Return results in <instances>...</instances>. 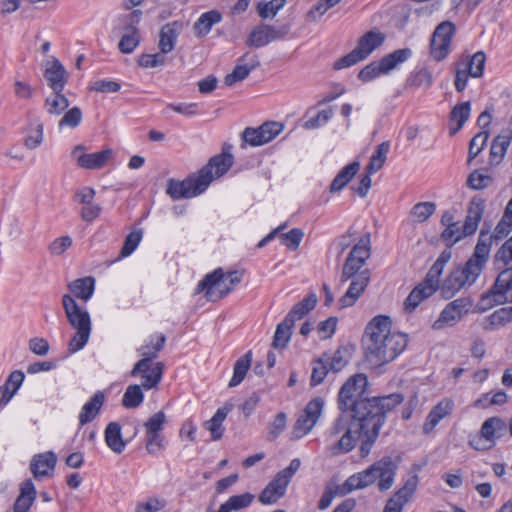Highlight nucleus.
<instances>
[{
    "instance_id": "nucleus-1",
    "label": "nucleus",
    "mask_w": 512,
    "mask_h": 512,
    "mask_svg": "<svg viewBox=\"0 0 512 512\" xmlns=\"http://www.w3.org/2000/svg\"><path fill=\"white\" fill-rule=\"evenodd\" d=\"M402 401L403 396L399 393L370 397L367 376L363 373L350 376L337 397L341 414L333 423L331 434L342 433V436L332 448L333 454L350 452L362 438L359 453L362 458L367 457L379 436L386 413Z\"/></svg>"
},
{
    "instance_id": "nucleus-2",
    "label": "nucleus",
    "mask_w": 512,
    "mask_h": 512,
    "mask_svg": "<svg viewBox=\"0 0 512 512\" xmlns=\"http://www.w3.org/2000/svg\"><path fill=\"white\" fill-rule=\"evenodd\" d=\"M363 344L366 360L373 366H381L395 360L406 349L408 338L391 331L388 316L378 315L367 324Z\"/></svg>"
},
{
    "instance_id": "nucleus-3",
    "label": "nucleus",
    "mask_w": 512,
    "mask_h": 512,
    "mask_svg": "<svg viewBox=\"0 0 512 512\" xmlns=\"http://www.w3.org/2000/svg\"><path fill=\"white\" fill-rule=\"evenodd\" d=\"M230 146H224L222 153L210 158L197 176H191L183 181L170 179L166 193L172 199L192 198L204 192L210 183L223 176L232 167L234 157L227 151Z\"/></svg>"
},
{
    "instance_id": "nucleus-4",
    "label": "nucleus",
    "mask_w": 512,
    "mask_h": 512,
    "mask_svg": "<svg viewBox=\"0 0 512 512\" xmlns=\"http://www.w3.org/2000/svg\"><path fill=\"white\" fill-rule=\"evenodd\" d=\"M398 468L391 456L382 457L362 472L351 475L343 485L339 486L341 496H344L353 490L363 489L377 480L380 491L390 489L394 483V478Z\"/></svg>"
},
{
    "instance_id": "nucleus-5",
    "label": "nucleus",
    "mask_w": 512,
    "mask_h": 512,
    "mask_svg": "<svg viewBox=\"0 0 512 512\" xmlns=\"http://www.w3.org/2000/svg\"><path fill=\"white\" fill-rule=\"evenodd\" d=\"M62 306L70 326L76 330L68 349L71 353L81 350L88 342L91 333L89 313L81 308L70 294L62 296Z\"/></svg>"
},
{
    "instance_id": "nucleus-6",
    "label": "nucleus",
    "mask_w": 512,
    "mask_h": 512,
    "mask_svg": "<svg viewBox=\"0 0 512 512\" xmlns=\"http://www.w3.org/2000/svg\"><path fill=\"white\" fill-rule=\"evenodd\" d=\"M385 35L378 30H371L359 38L357 46L347 55L339 58L334 64L335 70L351 67L365 60L375 49L380 47Z\"/></svg>"
},
{
    "instance_id": "nucleus-7",
    "label": "nucleus",
    "mask_w": 512,
    "mask_h": 512,
    "mask_svg": "<svg viewBox=\"0 0 512 512\" xmlns=\"http://www.w3.org/2000/svg\"><path fill=\"white\" fill-rule=\"evenodd\" d=\"M507 432V424L500 417L486 419L478 434L469 438L468 444L477 451H487Z\"/></svg>"
},
{
    "instance_id": "nucleus-8",
    "label": "nucleus",
    "mask_w": 512,
    "mask_h": 512,
    "mask_svg": "<svg viewBox=\"0 0 512 512\" xmlns=\"http://www.w3.org/2000/svg\"><path fill=\"white\" fill-rule=\"evenodd\" d=\"M512 303V267L502 270L489 291L481 296L479 305L487 310L494 305Z\"/></svg>"
},
{
    "instance_id": "nucleus-9",
    "label": "nucleus",
    "mask_w": 512,
    "mask_h": 512,
    "mask_svg": "<svg viewBox=\"0 0 512 512\" xmlns=\"http://www.w3.org/2000/svg\"><path fill=\"white\" fill-rule=\"evenodd\" d=\"M412 55L409 48L398 49L383 57L379 63L371 62L366 65L358 74V78L363 82H369L379 76L381 73H388L397 67L398 64L405 62Z\"/></svg>"
},
{
    "instance_id": "nucleus-10",
    "label": "nucleus",
    "mask_w": 512,
    "mask_h": 512,
    "mask_svg": "<svg viewBox=\"0 0 512 512\" xmlns=\"http://www.w3.org/2000/svg\"><path fill=\"white\" fill-rule=\"evenodd\" d=\"M480 275L466 263L455 268L444 280L440 289L443 298L450 299L466 286H471Z\"/></svg>"
},
{
    "instance_id": "nucleus-11",
    "label": "nucleus",
    "mask_w": 512,
    "mask_h": 512,
    "mask_svg": "<svg viewBox=\"0 0 512 512\" xmlns=\"http://www.w3.org/2000/svg\"><path fill=\"white\" fill-rule=\"evenodd\" d=\"M284 129V125L276 121H268L257 128L247 127L241 133L242 148L246 145L262 146L272 141Z\"/></svg>"
},
{
    "instance_id": "nucleus-12",
    "label": "nucleus",
    "mask_w": 512,
    "mask_h": 512,
    "mask_svg": "<svg viewBox=\"0 0 512 512\" xmlns=\"http://www.w3.org/2000/svg\"><path fill=\"white\" fill-rule=\"evenodd\" d=\"M224 279L225 273L222 268H217L199 282L196 293L205 291V297L208 301H218L226 297L234 289L230 284H223Z\"/></svg>"
},
{
    "instance_id": "nucleus-13",
    "label": "nucleus",
    "mask_w": 512,
    "mask_h": 512,
    "mask_svg": "<svg viewBox=\"0 0 512 512\" xmlns=\"http://www.w3.org/2000/svg\"><path fill=\"white\" fill-rule=\"evenodd\" d=\"M454 33L455 25L450 21L436 27L430 40V55L435 61H442L448 56Z\"/></svg>"
},
{
    "instance_id": "nucleus-14",
    "label": "nucleus",
    "mask_w": 512,
    "mask_h": 512,
    "mask_svg": "<svg viewBox=\"0 0 512 512\" xmlns=\"http://www.w3.org/2000/svg\"><path fill=\"white\" fill-rule=\"evenodd\" d=\"M323 407L324 400L321 397H316L308 402L293 426L292 439H299L313 429L322 414Z\"/></svg>"
},
{
    "instance_id": "nucleus-15",
    "label": "nucleus",
    "mask_w": 512,
    "mask_h": 512,
    "mask_svg": "<svg viewBox=\"0 0 512 512\" xmlns=\"http://www.w3.org/2000/svg\"><path fill=\"white\" fill-rule=\"evenodd\" d=\"M141 16V10H134L123 18L124 33L118 44V48L123 54L132 53L140 43V33L137 25Z\"/></svg>"
},
{
    "instance_id": "nucleus-16",
    "label": "nucleus",
    "mask_w": 512,
    "mask_h": 512,
    "mask_svg": "<svg viewBox=\"0 0 512 512\" xmlns=\"http://www.w3.org/2000/svg\"><path fill=\"white\" fill-rule=\"evenodd\" d=\"M285 27H275L267 24L255 26L250 32L246 44L251 47H263L272 41L282 39L286 36Z\"/></svg>"
},
{
    "instance_id": "nucleus-17",
    "label": "nucleus",
    "mask_w": 512,
    "mask_h": 512,
    "mask_svg": "<svg viewBox=\"0 0 512 512\" xmlns=\"http://www.w3.org/2000/svg\"><path fill=\"white\" fill-rule=\"evenodd\" d=\"M259 66L260 61L257 54L246 52L243 56L237 59V63L233 71L225 76L224 84L226 86H233L235 83L247 78L250 72Z\"/></svg>"
},
{
    "instance_id": "nucleus-18",
    "label": "nucleus",
    "mask_w": 512,
    "mask_h": 512,
    "mask_svg": "<svg viewBox=\"0 0 512 512\" xmlns=\"http://www.w3.org/2000/svg\"><path fill=\"white\" fill-rule=\"evenodd\" d=\"M419 478L416 474L410 476L403 487L387 501L383 512H402L403 507L413 496L418 486Z\"/></svg>"
},
{
    "instance_id": "nucleus-19",
    "label": "nucleus",
    "mask_w": 512,
    "mask_h": 512,
    "mask_svg": "<svg viewBox=\"0 0 512 512\" xmlns=\"http://www.w3.org/2000/svg\"><path fill=\"white\" fill-rule=\"evenodd\" d=\"M350 279L352 281L348 290L338 301L340 309L353 306L360 298L370 282V271L364 269L356 277Z\"/></svg>"
},
{
    "instance_id": "nucleus-20",
    "label": "nucleus",
    "mask_w": 512,
    "mask_h": 512,
    "mask_svg": "<svg viewBox=\"0 0 512 512\" xmlns=\"http://www.w3.org/2000/svg\"><path fill=\"white\" fill-rule=\"evenodd\" d=\"M492 241V237L489 236V230L482 228L474 253L466 262V265L475 270L479 275L488 260Z\"/></svg>"
},
{
    "instance_id": "nucleus-21",
    "label": "nucleus",
    "mask_w": 512,
    "mask_h": 512,
    "mask_svg": "<svg viewBox=\"0 0 512 512\" xmlns=\"http://www.w3.org/2000/svg\"><path fill=\"white\" fill-rule=\"evenodd\" d=\"M43 76L52 91H63L68 80L65 67L55 57L45 61Z\"/></svg>"
},
{
    "instance_id": "nucleus-22",
    "label": "nucleus",
    "mask_w": 512,
    "mask_h": 512,
    "mask_svg": "<svg viewBox=\"0 0 512 512\" xmlns=\"http://www.w3.org/2000/svg\"><path fill=\"white\" fill-rule=\"evenodd\" d=\"M57 463V456L54 452L36 454L30 462V470L36 480L53 475Z\"/></svg>"
},
{
    "instance_id": "nucleus-23",
    "label": "nucleus",
    "mask_w": 512,
    "mask_h": 512,
    "mask_svg": "<svg viewBox=\"0 0 512 512\" xmlns=\"http://www.w3.org/2000/svg\"><path fill=\"white\" fill-rule=\"evenodd\" d=\"M454 409V401L450 398L442 399L436 406L429 412L426 421L423 425V432L430 433L436 425L445 417L451 414Z\"/></svg>"
},
{
    "instance_id": "nucleus-24",
    "label": "nucleus",
    "mask_w": 512,
    "mask_h": 512,
    "mask_svg": "<svg viewBox=\"0 0 512 512\" xmlns=\"http://www.w3.org/2000/svg\"><path fill=\"white\" fill-rule=\"evenodd\" d=\"M165 341V335L160 334L157 342L153 346L143 345L139 348V352L143 358L134 365L133 369L131 370V376H138L139 372L146 369L148 364H151L152 360L157 357L158 353L164 347Z\"/></svg>"
},
{
    "instance_id": "nucleus-25",
    "label": "nucleus",
    "mask_w": 512,
    "mask_h": 512,
    "mask_svg": "<svg viewBox=\"0 0 512 512\" xmlns=\"http://www.w3.org/2000/svg\"><path fill=\"white\" fill-rule=\"evenodd\" d=\"M112 156L113 150L110 148L90 154L83 153L77 157V164L85 169H101L108 163Z\"/></svg>"
},
{
    "instance_id": "nucleus-26",
    "label": "nucleus",
    "mask_w": 512,
    "mask_h": 512,
    "mask_svg": "<svg viewBox=\"0 0 512 512\" xmlns=\"http://www.w3.org/2000/svg\"><path fill=\"white\" fill-rule=\"evenodd\" d=\"M70 295L75 299L87 302L93 295L95 290V278L86 276L73 280L67 285Z\"/></svg>"
},
{
    "instance_id": "nucleus-27",
    "label": "nucleus",
    "mask_w": 512,
    "mask_h": 512,
    "mask_svg": "<svg viewBox=\"0 0 512 512\" xmlns=\"http://www.w3.org/2000/svg\"><path fill=\"white\" fill-rule=\"evenodd\" d=\"M182 24L178 21L165 24L159 34V49L162 53L171 52L176 44Z\"/></svg>"
},
{
    "instance_id": "nucleus-28",
    "label": "nucleus",
    "mask_w": 512,
    "mask_h": 512,
    "mask_svg": "<svg viewBox=\"0 0 512 512\" xmlns=\"http://www.w3.org/2000/svg\"><path fill=\"white\" fill-rule=\"evenodd\" d=\"M36 495V488L32 480H25L21 484L20 494L13 505V512H28L36 499Z\"/></svg>"
},
{
    "instance_id": "nucleus-29",
    "label": "nucleus",
    "mask_w": 512,
    "mask_h": 512,
    "mask_svg": "<svg viewBox=\"0 0 512 512\" xmlns=\"http://www.w3.org/2000/svg\"><path fill=\"white\" fill-rule=\"evenodd\" d=\"M512 140V130L504 129L498 136H496L490 149V162L492 164H499L504 158L506 151Z\"/></svg>"
},
{
    "instance_id": "nucleus-30",
    "label": "nucleus",
    "mask_w": 512,
    "mask_h": 512,
    "mask_svg": "<svg viewBox=\"0 0 512 512\" xmlns=\"http://www.w3.org/2000/svg\"><path fill=\"white\" fill-rule=\"evenodd\" d=\"M104 402L105 394L102 391L96 392L93 397L82 407V410L79 414V424L84 426L85 424L93 421L99 414Z\"/></svg>"
},
{
    "instance_id": "nucleus-31",
    "label": "nucleus",
    "mask_w": 512,
    "mask_h": 512,
    "mask_svg": "<svg viewBox=\"0 0 512 512\" xmlns=\"http://www.w3.org/2000/svg\"><path fill=\"white\" fill-rule=\"evenodd\" d=\"M163 371L164 363L162 362L148 364L146 369L138 373V376L143 379L142 387L146 390L157 387L162 379Z\"/></svg>"
},
{
    "instance_id": "nucleus-32",
    "label": "nucleus",
    "mask_w": 512,
    "mask_h": 512,
    "mask_svg": "<svg viewBox=\"0 0 512 512\" xmlns=\"http://www.w3.org/2000/svg\"><path fill=\"white\" fill-rule=\"evenodd\" d=\"M222 15L217 10H211L203 13L193 25V30L197 37L206 36L215 24L220 23Z\"/></svg>"
},
{
    "instance_id": "nucleus-33",
    "label": "nucleus",
    "mask_w": 512,
    "mask_h": 512,
    "mask_svg": "<svg viewBox=\"0 0 512 512\" xmlns=\"http://www.w3.org/2000/svg\"><path fill=\"white\" fill-rule=\"evenodd\" d=\"M231 410L232 405L226 404L219 408L210 420L205 422L204 426L208 431H210L212 440H219L222 438L224 432L222 423Z\"/></svg>"
},
{
    "instance_id": "nucleus-34",
    "label": "nucleus",
    "mask_w": 512,
    "mask_h": 512,
    "mask_svg": "<svg viewBox=\"0 0 512 512\" xmlns=\"http://www.w3.org/2000/svg\"><path fill=\"white\" fill-rule=\"evenodd\" d=\"M105 442L107 446L115 453L120 454L126 443L122 438L121 426L117 422H110L105 429Z\"/></svg>"
},
{
    "instance_id": "nucleus-35",
    "label": "nucleus",
    "mask_w": 512,
    "mask_h": 512,
    "mask_svg": "<svg viewBox=\"0 0 512 512\" xmlns=\"http://www.w3.org/2000/svg\"><path fill=\"white\" fill-rule=\"evenodd\" d=\"M360 169V163L355 161L342 168L330 185V192L341 191L357 174Z\"/></svg>"
},
{
    "instance_id": "nucleus-36",
    "label": "nucleus",
    "mask_w": 512,
    "mask_h": 512,
    "mask_svg": "<svg viewBox=\"0 0 512 512\" xmlns=\"http://www.w3.org/2000/svg\"><path fill=\"white\" fill-rule=\"evenodd\" d=\"M294 327L293 320L285 318L276 327V331L272 341V347L275 349H283L290 341L292 329Z\"/></svg>"
},
{
    "instance_id": "nucleus-37",
    "label": "nucleus",
    "mask_w": 512,
    "mask_h": 512,
    "mask_svg": "<svg viewBox=\"0 0 512 512\" xmlns=\"http://www.w3.org/2000/svg\"><path fill=\"white\" fill-rule=\"evenodd\" d=\"M317 296L314 293L309 294L302 301L295 304L285 318H290L295 323L296 320L302 319L311 310H313L317 304Z\"/></svg>"
},
{
    "instance_id": "nucleus-38",
    "label": "nucleus",
    "mask_w": 512,
    "mask_h": 512,
    "mask_svg": "<svg viewBox=\"0 0 512 512\" xmlns=\"http://www.w3.org/2000/svg\"><path fill=\"white\" fill-rule=\"evenodd\" d=\"M252 361V352L248 351L241 356L234 364L233 376L229 382V387L238 386L245 378Z\"/></svg>"
},
{
    "instance_id": "nucleus-39",
    "label": "nucleus",
    "mask_w": 512,
    "mask_h": 512,
    "mask_svg": "<svg viewBox=\"0 0 512 512\" xmlns=\"http://www.w3.org/2000/svg\"><path fill=\"white\" fill-rule=\"evenodd\" d=\"M389 149L390 143L388 141H384L376 147L374 153L370 158L368 165L365 168L368 174L376 173L383 167L387 159Z\"/></svg>"
},
{
    "instance_id": "nucleus-40",
    "label": "nucleus",
    "mask_w": 512,
    "mask_h": 512,
    "mask_svg": "<svg viewBox=\"0 0 512 512\" xmlns=\"http://www.w3.org/2000/svg\"><path fill=\"white\" fill-rule=\"evenodd\" d=\"M69 106V100L62 91H53V94L45 99L44 107L48 114L59 116Z\"/></svg>"
},
{
    "instance_id": "nucleus-41",
    "label": "nucleus",
    "mask_w": 512,
    "mask_h": 512,
    "mask_svg": "<svg viewBox=\"0 0 512 512\" xmlns=\"http://www.w3.org/2000/svg\"><path fill=\"white\" fill-rule=\"evenodd\" d=\"M462 317V314L447 304L440 313L438 319L433 323L432 327L435 330H440L446 326H453L460 321Z\"/></svg>"
},
{
    "instance_id": "nucleus-42",
    "label": "nucleus",
    "mask_w": 512,
    "mask_h": 512,
    "mask_svg": "<svg viewBox=\"0 0 512 512\" xmlns=\"http://www.w3.org/2000/svg\"><path fill=\"white\" fill-rule=\"evenodd\" d=\"M345 353V350L338 348L332 354L324 353L322 355V359L325 361V363H327V366L331 372L337 373L341 371L348 363V360L345 358Z\"/></svg>"
},
{
    "instance_id": "nucleus-43",
    "label": "nucleus",
    "mask_w": 512,
    "mask_h": 512,
    "mask_svg": "<svg viewBox=\"0 0 512 512\" xmlns=\"http://www.w3.org/2000/svg\"><path fill=\"white\" fill-rule=\"evenodd\" d=\"M143 398L141 386L136 384L130 385L123 395L122 405L126 408H137L143 402Z\"/></svg>"
},
{
    "instance_id": "nucleus-44",
    "label": "nucleus",
    "mask_w": 512,
    "mask_h": 512,
    "mask_svg": "<svg viewBox=\"0 0 512 512\" xmlns=\"http://www.w3.org/2000/svg\"><path fill=\"white\" fill-rule=\"evenodd\" d=\"M436 204L434 202H420L413 206L411 216L418 223L427 221L435 212Z\"/></svg>"
},
{
    "instance_id": "nucleus-45",
    "label": "nucleus",
    "mask_w": 512,
    "mask_h": 512,
    "mask_svg": "<svg viewBox=\"0 0 512 512\" xmlns=\"http://www.w3.org/2000/svg\"><path fill=\"white\" fill-rule=\"evenodd\" d=\"M485 62V53L478 51L470 58L465 69L471 77L479 78L483 75Z\"/></svg>"
},
{
    "instance_id": "nucleus-46",
    "label": "nucleus",
    "mask_w": 512,
    "mask_h": 512,
    "mask_svg": "<svg viewBox=\"0 0 512 512\" xmlns=\"http://www.w3.org/2000/svg\"><path fill=\"white\" fill-rule=\"evenodd\" d=\"M489 131L483 130L477 133L469 143L468 163H470L484 149L489 138Z\"/></svg>"
},
{
    "instance_id": "nucleus-47",
    "label": "nucleus",
    "mask_w": 512,
    "mask_h": 512,
    "mask_svg": "<svg viewBox=\"0 0 512 512\" xmlns=\"http://www.w3.org/2000/svg\"><path fill=\"white\" fill-rule=\"evenodd\" d=\"M363 266V262L348 256L342 268L340 282L344 283L350 278L356 277L362 271Z\"/></svg>"
},
{
    "instance_id": "nucleus-48",
    "label": "nucleus",
    "mask_w": 512,
    "mask_h": 512,
    "mask_svg": "<svg viewBox=\"0 0 512 512\" xmlns=\"http://www.w3.org/2000/svg\"><path fill=\"white\" fill-rule=\"evenodd\" d=\"M286 0H271L269 2H259L257 12L263 19L273 18L277 12L285 5Z\"/></svg>"
},
{
    "instance_id": "nucleus-49",
    "label": "nucleus",
    "mask_w": 512,
    "mask_h": 512,
    "mask_svg": "<svg viewBox=\"0 0 512 512\" xmlns=\"http://www.w3.org/2000/svg\"><path fill=\"white\" fill-rule=\"evenodd\" d=\"M370 235L367 234L362 237L359 242L352 248L348 256L353 257L365 264L366 260L370 257Z\"/></svg>"
},
{
    "instance_id": "nucleus-50",
    "label": "nucleus",
    "mask_w": 512,
    "mask_h": 512,
    "mask_svg": "<svg viewBox=\"0 0 512 512\" xmlns=\"http://www.w3.org/2000/svg\"><path fill=\"white\" fill-rule=\"evenodd\" d=\"M437 267L438 266H432L423 282L419 284V286L425 290L424 293L430 296L439 288V279L442 272H440Z\"/></svg>"
},
{
    "instance_id": "nucleus-51",
    "label": "nucleus",
    "mask_w": 512,
    "mask_h": 512,
    "mask_svg": "<svg viewBox=\"0 0 512 512\" xmlns=\"http://www.w3.org/2000/svg\"><path fill=\"white\" fill-rule=\"evenodd\" d=\"M471 104L469 101L455 105L449 115L450 121H456L459 126H464L470 117Z\"/></svg>"
},
{
    "instance_id": "nucleus-52",
    "label": "nucleus",
    "mask_w": 512,
    "mask_h": 512,
    "mask_svg": "<svg viewBox=\"0 0 512 512\" xmlns=\"http://www.w3.org/2000/svg\"><path fill=\"white\" fill-rule=\"evenodd\" d=\"M424 292L425 290L419 285L410 292L404 302V308L407 312L414 311L424 299L430 297V295Z\"/></svg>"
},
{
    "instance_id": "nucleus-53",
    "label": "nucleus",
    "mask_w": 512,
    "mask_h": 512,
    "mask_svg": "<svg viewBox=\"0 0 512 512\" xmlns=\"http://www.w3.org/2000/svg\"><path fill=\"white\" fill-rule=\"evenodd\" d=\"M165 422V413L163 411H158L157 413L153 414L150 418H148V420L144 423L145 434L162 433Z\"/></svg>"
},
{
    "instance_id": "nucleus-54",
    "label": "nucleus",
    "mask_w": 512,
    "mask_h": 512,
    "mask_svg": "<svg viewBox=\"0 0 512 512\" xmlns=\"http://www.w3.org/2000/svg\"><path fill=\"white\" fill-rule=\"evenodd\" d=\"M165 437L162 433H151L146 434V445L147 452L151 455H157L164 450Z\"/></svg>"
},
{
    "instance_id": "nucleus-55",
    "label": "nucleus",
    "mask_w": 512,
    "mask_h": 512,
    "mask_svg": "<svg viewBox=\"0 0 512 512\" xmlns=\"http://www.w3.org/2000/svg\"><path fill=\"white\" fill-rule=\"evenodd\" d=\"M331 371L327 363L320 357L319 359L313 361V368L311 374V386L319 385L323 382L328 372Z\"/></svg>"
},
{
    "instance_id": "nucleus-56",
    "label": "nucleus",
    "mask_w": 512,
    "mask_h": 512,
    "mask_svg": "<svg viewBox=\"0 0 512 512\" xmlns=\"http://www.w3.org/2000/svg\"><path fill=\"white\" fill-rule=\"evenodd\" d=\"M166 506L163 498L151 497L145 502H139L135 506L134 512H158Z\"/></svg>"
},
{
    "instance_id": "nucleus-57",
    "label": "nucleus",
    "mask_w": 512,
    "mask_h": 512,
    "mask_svg": "<svg viewBox=\"0 0 512 512\" xmlns=\"http://www.w3.org/2000/svg\"><path fill=\"white\" fill-rule=\"evenodd\" d=\"M464 237L466 236L462 235V227L460 228L457 222L454 224V226L446 227L441 233V239L449 248Z\"/></svg>"
},
{
    "instance_id": "nucleus-58",
    "label": "nucleus",
    "mask_w": 512,
    "mask_h": 512,
    "mask_svg": "<svg viewBox=\"0 0 512 512\" xmlns=\"http://www.w3.org/2000/svg\"><path fill=\"white\" fill-rule=\"evenodd\" d=\"M408 81L412 86L429 88L433 83V75L427 68H421Z\"/></svg>"
},
{
    "instance_id": "nucleus-59",
    "label": "nucleus",
    "mask_w": 512,
    "mask_h": 512,
    "mask_svg": "<svg viewBox=\"0 0 512 512\" xmlns=\"http://www.w3.org/2000/svg\"><path fill=\"white\" fill-rule=\"evenodd\" d=\"M82 120V111L79 107H73L65 112L61 120L59 121V127L64 126L75 128L79 125Z\"/></svg>"
},
{
    "instance_id": "nucleus-60",
    "label": "nucleus",
    "mask_w": 512,
    "mask_h": 512,
    "mask_svg": "<svg viewBox=\"0 0 512 512\" xmlns=\"http://www.w3.org/2000/svg\"><path fill=\"white\" fill-rule=\"evenodd\" d=\"M142 238V231L136 230L129 233L120 251V257L129 256L139 245Z\"/></svg>"
},
{
    "instance_id": "nucleus-61",
    "label": "nucleus",
    "mask_w": 512,
    "mask_h": 512,
    "mask_svg": "<svg viewBox=\"0 0 512 512\" xmlns=\"http://www.w3.org/2000/svg\"><path fill=\"white\" fill-rule=\"evenodd\" d=\"M491 181L492 178L489 175L481 174L478 170H475L469 174L466 184L473 190H480L489 186Z\"/></svg>"
},
{
    "instance_id": "nucleus-62",
    "label": "nucleus",
    "mask_w": 512,
    "mask_h": 512,
    "mask_svg": "<svg viewBox=\"0 0 512 512\" xmlns=\"http://www.w3.org/2000/svg\"><path fill=\"white\" fill-rule=\"evenodd\" d=\"M334 111L332 107L321 110L313 118H310L304 123L306 129H315L326 124L333 116Z\"/></svg>"
},
{
    "instance_id": "nucleus-63",
    "label": "nucleus",
    "mask_w": 512,
    "mask_h": 512,
    "mask_svg": "<svg viewBox=\"0 0 512 512\" xmlns=\"http://www.w3.org/2000/svg\"><path fill=\"white\" fill-rule=\"evenodd\" d=\"M304 236V233L299 228H293L287 233L281 235L282 243L291 250H297L299 244Z\"/></svg>"
},
{
    "instance_id": "nucleus-64",
    "label": "nucleus",
    "mask_w": 512,
    "mask_h": 512,
    "mask_svg": "<svg viewBox=\"0 0 512 512\" xmlns=\"http://www.w3.org/2000/svg\"><path fill=\"white\" fill-rule=\"evenodd\" d=\"M490 323L494 326H503L512 320V306L503 307L490 315Z\"/></svg>"
}]
</instances>
